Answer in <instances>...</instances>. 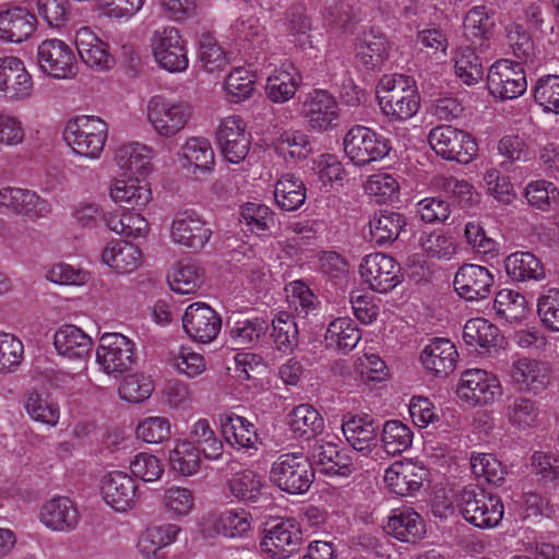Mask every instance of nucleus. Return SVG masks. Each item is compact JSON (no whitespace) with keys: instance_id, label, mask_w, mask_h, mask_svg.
Instances as JSON below:
<instances>
[{"instance_id":"11","label":"nucleus","mask_w":559,"mask_h":559,"mask_svg":"<svg viewBox=\"0 0 559 559\" xmlns=\"http://www.w3.org/2000/svg\"><path fill=\"white\" fill-rule=\"evenodd\" d=\"M431 148L448 160L467 164L477 152V144L472 136L451 126L433 128L428 135Z\"/></svg>"},{"instance_id":"63","label":"nucleus","mask_w":559,"mask_h":559,"mask_svg":"<svg viewBox=\"0 0 559 559\" xmlns=\"http://www.w3.org/2000/svg\"><path fill=\"white\" fill-rule=\"evenodd\" d=\"M497 314L509 322L518 321L525 316L526 299L523 295L511 289H501L493 300Z\"/></svg>"},{"instance_id":"4","label":"nucleus","mask_w":559,"mask_h":559,"mask_svg":"<svg viewBox=\"0 0 559 559\" xmlns=\"http://www.w3.org/2000/svg\"><path fill=\"white\" fill-rule=\"evenodd\" d=\"M271 481L290 495L307 492L314 480L312 464L302 453L281 454L272 464Z\"/></svg>"},{"instance_id":"15","label":"nucleus","mask_w":559,"mask_h":559,"mask_svg":"<svg viewBox=\"0 0 559 559\" xmlns=\"http://www.w3.org/2000/svg\"><path fill=\"white\" fill-rule=\"evenodd\" d=\"M300 114L310 131L326 132L337 127L340 107L330 93L314 90L302 102Z\"/></svg>"},{"instance_id":"13","label":"nucleus","mask_w":559,"mask_h":559,"mask_svg":"<svg viewBox=\"0 0 559 559\" xmlns=\"http://www.w3.org/2000/svg\"><path fill=\"white\" fill-rule=\"evenodd\" d=\"M359 275L370 289L388 293L401 281V267L394 258L377 252L366 255L359 265Z\"/></svg>"},{"instance_id":"33","label":"nucleus","mask_w":559,"mask_h":559,"mask_svg":"<svg viewBox=\"0 0 559 559\" xmlns=\"http://www.w3.org/2000/svg\"><path fill=\"white\" fill-rule=\"evenodd\" d=\"M37 26L36 16L24 8L0 12V39L20 44L29 38Z\"/></svg>"},{"instance_id":"28","label":"nucleus","mask_w":559,"mask_h":559,"mask_svg":"<svg viewBox=\"0 0 559 559\" xmlns=\"http://www.w3.org/2000/svg\"><path fill=\"white\" fill-rule=\"evenodd\" d=\"M153 150L139 142L121 144L117 147L114 160L126 176L146 177L152 171Z\"/></svg>"},{"instance_id":"54","label":"nucleus","mask_w":559,"mask_h":559,"mask_svg":"<svg viewBox=\"0 0 559 559\" xmlns=\"http://www.w3.org/2000/svg\"><path fill=\"white\" fill-rule=\"evenodd\" d=\"M168 283L173 292L194 294L203 283V272L194 263H181L168 274Z\"/></svg>"},{"instance_id":"59","label":"nucleus","mask_w":559,"mask_h":559,"mask_svg":"<svg viewBox=\"0 0 559 559\" xmlns=\"http://www.w3.org/2000/svg\"><path fill=\"white\" fill-rule=\"evenodd\" d=\"M254 88V75L242 67L235 68L225 80L224 90L233 103L250 98Z\"/></svg>"},{"instance_id":"37","label":"nucleus","mask_w":559,"mask_h":559,"mask_svg":"<svg viewBox=\"0 0 559 559\" xmlns=\"http://www.w3.org/2000/svg\"><path fill=\"white\" fill-rule=\"evenodd\" d=\"M142 251L139 247L123 240L107 243L102 253V260L119 273H131L142 264Z\"/></svg>"},{"instance_id":"3","label":"nucleus","mask_w":559,"mask_h":559,"mask_svg":"<svg viewBox=\"0 0 559 559\" xmlns=\"http://www.w3.org/2000/svg\"><path fill=\"white\" fill-rule=\"evenodd\" d=\"M108 135L107 123L96 116H80L70 120L63 138L73 153L88 158H99Z\"/></svg>"},{"instance_id":"42","label":"nucleus","mask_w":559,"mask_h":559,"mask_svg":"<svg viewBox=\"0 0 559 559\" xmlns=\"http://www.w3.org/2000/svg\"><path fill=\"white\" fill-rule=\"evenodd\" d=\"M264 483L261 475L252 469L237 472L227 483L230 496L242 503H257L262 496Z\"/></svg>"},{"instance_id":"24","label":"nucleus","mask_w":559,"mask_h":559,"mask_svg":"<svg viewBox=\"0 0 559 559\" xmlns=\"http://www.w3.org/2000/svg\"><path fill=\"white\" fill-rule=\"evenodd\" d=\"M0 206L29 218L46 217L51 212L50 203L36 192L12 187L0 190Z\"/></svg>"},{"instance_id":"49","label":"nucleus","mask_w":559,"mask_h":559,"mask_svg":"<svg viewBox=\"0 0 559 559\" xmlns=\"http://www.w3.org/2000/svg\"><path fill=\"white\" fill-rule=\"evenodd\" d=\"M107 227L126 237L141 238L148 233V223L143 215L132 211L110 213L104 217Z\"/></svg>"},{"instance_id":"30","label":"nucleus","mask_w":559,"mask_h":559,"mask_svg":"<svg viewBox=\"0 0 559 559\" xmlns=\"http://www.w3.org/2000/svg\"><path fill=\"white\" fill-rule=\"evenodd\" d=\"M342 432L348 444L358 452L370 453L377 444L378 426L368 415H344Z\"/></svg>"},{"instance_id":"17","label":"nucleus","mask_w":559,"mask_h":559,"mask_svg":"<svg viewBox=\"0 0 559 559\" xmlns=\"http://www.w3.org/2000/svg\"><path fill=\"white\" fill-rule=\"evenodd\" d=\"M301 540L299 524L294 519H286L265 532L260 548L273 559H286L298 549Z\"/></svg>"},{"instance_id":"16","label":"nucleus","mask_w":559,"mask_h":559,"mask_svg":"<svg viewBox=\"0 0 559 559\" xmlns=\"http://www.w3.org/2000/svg\"><path fill=\"white\" fill-rule=\"evenodd\" d=\"M217 143L224 158L231 164L241 163L249 153L251 136L238 116L224 118L216 131Z\"/></svg>"},{"instance_id":"32","label":"nucleus","mask_w":559,"mask_h":559,"mask_svg":"<svg viewBox=\"0 0 559 559\" xmlns=\"http://www.w3.org/2000/svg\"><path fill=\"white\" fill-rule=\"evenodd\" d=\"M457 357L456 347L450 340L437 337L424 347L420 361L429 372L447 376L454 370Z\"/></svg>"},{"instance_id":"55","label":"nucleus","mask_w":559,"mask_h":559,"mask_svg":"<svg viewBox=\"0 0 559 559\" xmlns=\"http://www.w3.org/2000/svg\"><path fill=\"white\" fill-rule=\"evenodd\" d=\"M534 102L544 112L559 115V75L538 78L532 90Z\"/></svg>"},{"instance_id":"35","label":"nucleus","mask_w":559,"mask_h":559,"mask_svg":"<svg viewBox=\"0 0 559 559\" xmlns=\"http://www.w3.org/2000/svg\"><path fill=\"white\" fill-rule=\"evenodd\" d=\"M110 198L116 203H126L133 209H143L152 200L150 185L140 177L117 178L109 189Z\"/></svg>"},{"instance_id":"53","label":"nucleus","mask_w":559,"mask_h":559,"mask_svg":"<svg viewBox=\"0 0 559 559\" xmlns=\"http://www.w3.org/2000/svg\"><path fill=\"white\" fill-rule=\"evenodd\" d=\"M272 338L277 350L289 354L298 345L299 331L297 323L288 312H278L272 321Z\"/></svg>"},{"instance_id":"8","label":"nucleus","mask_w":559,"mask_h":559,"mask_svg":"<svg viewBox=\"0 0 559 559\" xmlns=\"http://www.w3.org/2000/svg\"><path fill=\"white\" fill-rule=\"evenodd\" d=\"M37 63L46 75L55 80H73L79 63L72 48L61 39H46L37 47Z\"/></svg>"},{"instance_id":"64","label":"nucleus","mask_w":559,"mask_h":559,"mask_svg":"<svg viewBox=\"0 0 559 559\" xmlns=\"http://www.w3.org/2000/svg\"><path fill=\"white\" fill-rule=\"evenodd\" d=\"M275 150L285 158H305L311 151L308 135L300 130H285L275 142Z\"/></svg>"},{"instance_id":"52","label":"nucleus","mask_w":559,"mask_h":559,"mask_svg":"<svg viewBox=\"0 0 559 559\" xmlns=\"http://www.w3.org/2000/svg\"><path fill=\"white\" fill-rule=\"evenodd\" d=\"M252 516L245 509H230L222 512L214 522V530L229 538L242 537L251 530Z\"/></svg>"},{"instance_id":"60","label":"nucleus","mask_w":559,"mask_h":559,"mask_svg":"<svg viewBox=\"0 0 559 559\" xmlns=\"http://www.w3.org/2000/svg\"><path fill=\"white\" fill-rule=\"evenodd\" d=\"M455 74L466 85L478 83L484 74L479 57L469 47L460 48L454 57Z\"/></svg>"},{"instance_id":"26","label":"nucleus","mask_w":559,"mask_h":559,"mask_svg":"<svg viewBox=\"0 0 559 559\" xmlns=\"http://www.w3.org/2000/svg\"><path fill=\"white\" fill-rule=\"evenodd\" d=\"M40 522L55 532L74 531L80 523V512L68 497H55L45 502L39 513Z\"/></svg>"},{"instance_id":"36","label":"nucleus","mask_w":559,"mask_h":559,"mask_svg":"<svg viewBox=\"0 0 559 559\" xmlns=\"http://www.w3.org/2000/svg\"><path fill=\"white\" fill-rule=\"evenodd\" d=\"M181 528L176 524H163L146 528L139 537L138 550L146 559H162L160 551L176 542Z\"/></svg>"},{"instance_id":"7","label":"nucleus","mask_w":559,"mask_h":559,"mask_svg":"<svg viewBox=\"0 0 559 559\" xmlns=\"http://www.w3.org/2000/svg\"><path fill=\"white\" fill-rule=\"evenodd\" d=\"M508 376L516 391L538 395L551 383L552 367L543 359L519 356L513 358Z\"/></svg>"},{"instance_id":"41","label":"nucleus","mask_w":559,"mask_h":559,"mask_svg":"<svg viewBox=\"0 0 559 559\" xmlns=\"http://www.w3.org/2000/svg\"><path fill=\"white\" fill-rule=\"evenodd\" d=\"M306 186L294 174H283L275 182L274 200L283 211H296L306 201Z\"/></svg>"},{"instance_id":"18","label":"nucleus","mask_w":559,"mask_h":559,"mask_svg":"<svg viewBox=\"0 0 559 559\" xmlns=\"http://www.w3.org/2000/svg\"><path fill=\"white\" fill-rule=\"evenodd\" d=\"M182 326L191 340L207 344L218 335L222 320L210 306L195 302L186 309L182 316Z\"/></svg>"},{"instance_id":"34","label":"nucleus","mask_w":559,"mask_h":559,"mask_svg":"<svg viewBox=\"0 0 559 559\" xmlns=\"http://www.w3.org/2000/svg\"><path fill=\"white\" fill-rule=\"evenodd\" d=\"M389 51V40L379 31H366L356 40L355 57L367 69L373 70L381 67L388 59Z\"/></svg>"},{"instance_id":"27","label":"nucleus","mask_w":559,"mask_h":559,"mask_svg":"<svg viewBox=\"0 0 559 559\" xmlns=\"http://www.w3.org/2000/svg\"><path fill=\"white\" fill-rule=\"evenodd\" d=\"M389 535L402 543H417L426 534L423 518L409 507L396 508L391 511L385 525Z\"/></svg>"},{"instance_id":"25","label":"nucleus","mask_w":559,"mask_h":559,"mask_svg":"<svg viewBox=\"0 0 559 559\" xmlns=\"http://www.w3.org/2000/svg\"><path fill=\"white\" fill-rule=\"evenodd\" d=\"M93 346L92 337L74 324H63L53 334L57 354L69 360L86 362Z\"/></svg>"},{"instance_id":"39","label":"nucleus","mask_w":559,"mask_h":559,"mask_svg":"<svg viewBox=\"0 0 559 559\" xmlns=\"http://www.w3.org/2000/svg\"><path fill=\"white\" fill-rule=\"evenodd\" d=\"M407 219L399 212L382 210L369 221L371 239L379 246L394 242L405 229Z\"/></svg>"},{"instance_id":"58","label":"nucleus","mask_w":559,"mask_h":559,"mask_svg":"<svg viewBox=\"0 0 559 559\" xmlns=\"http://www.w3.org/2000/svg\"><path fill=\"white\" fill-rule=\"evenodd\" d=\"M524 197L531 206L549 211L559 202V189L550 181L538 179L527 183Z\"/></svg>"},{"instance_id":"38","label":"nucleus","mask_w":559,"mask_h":559,"mask_svg":"<svg viewBox=\"0 0 559 559\" xmlns=\"http://www.w3.org/2000/svg\"><path fill=\"white\" fill-rule=\"evenodd\" d=\"M221 428L225 440L234 448L252 449L259 440L254 425L234 413L221 416Z\"/></svg>"},{"instance_id":"31","label":"nucleus","mask_w":559,"mask_h":559,"mask_svg":"<svg viewBox=\"0 0 559 559\" xmlns=\"http://www.w3.org/2000/svg\"><path fill=\"white\" fill-rule=\"evenodd\" d=\"M427 475L424 467L412 462H394L384 472V481L399 496H411L418 491Z\"/></svg>"},{"instance_id":"20","label":"nucleus","mask_w":559,"mask_h":559,"mask_svg":"<svg viewBox=\"0 0 559 559\" xmlns=\"http://www.w3.org/2000/svg\"><path fill=\"white\" fill-rule=\"evenodd\" d=\"M100 492L104 501L117 512L132 509L138 501L135 481L128 474L119 471L104 476Z\"/></svg>"},{"instance_id":"23","label":"nucleus","mask_w":559,"mask_h":559,"mask_svg":"<svg viewBox=\"0 0 559 559\" xmlns=\"http://www.w3.org/2000/svg\"><path fill=\"white\" fill-rule=\"evenodd\" d=\"M32 91L33 80L24 62L14 56L0 58V92L10 98L24 99Z\"/></svg>"},{"instance_id":"6","label":"nucleus","mask_w":559,"mask_h":559,"mask_svg":"<svg viewBox=\"0 0 559 559\" xmlns=\"http://www.w3.org/2000/svg\"><path fill=\"white\" fill-rule=\"evenodd\" d=\"M343 145L346 156L359 166L382 159L391 150L388 139L364 126L350 128Z\"/></svg>"},{"instance_id":"9","label":"nucleus","mask_w":559,"mask_h":559,"mask_svg":"<svg viewBox=\"0 0 559 559\" xmlns=\"http://www.w3.org/2000/svg\"><path fill=\"white\" fill-rule=\"evenodd\" d=\"M134 343L121 333H104L96 349V361L100 369L119 376L131 369L135 362Z\"/></svg>"},{"instance_id":"29","label":"nucleus","mask_w":559,"mask_h":559,"mask_svg":"<svg viewBox=\"0 0 559 559\" xmlns=\"http://www.w3.org/2000/svg\"><path fill=\"white\" fill-rule=\"evenodd\" d=\"M311 456L320 472L328 476L346 477L355 469L352 457L331 441L317 440Z\"/></svg>"},{"instance_id":"2","label":"nucleus","mask_w":559,"mask_h":559,"mask_svg":"<svg viewBox=\"0 0 559 559\" xmlns=\"http://www.w3.org/2000/svg\"><path fill=\"white\" fill-rule=\"evenodd\" d=\"M145 115L153 131L162 138L169 139L186 128L192 112L188 103L156 94L147 99Z\"/></svg>"},{"instance_id":"21","label":"nucleus","mask_w":559,"mask_h":559,"mask_svg":"<svg viewBox=\"0 0 559 559\" xmlns=\"http://www.w3.org/2000/svg\"><path fill=\"white\" fill-rule=\"evenodd\" d=\"M74 41L82 61L93 70L105 71L114 67L115 59L108 44L100 39L88 26L75 31Z\"/></svg>"},{"instance_id":"10","label":"nucleus","mask_w":559,"mask_h":559,"mask_svg":"<svg viewBox=\"0 0 559 559\" xmlns=\"http://www.w3.org/2000/svg\"><path fill=\"white\" fill-rule=\"evenodd\" d=\"M151 48L155 61L169 72L186 71L189 66L186 41L174 26L158 27L153 32Z\"/></svg>"},{"instance_id":"19","label":"nucleus","mask_w":559,"mask_h":559,"mask_svg":"<svg viewBox=\"0 0 559 559\" xmlns=\"http://www.w3.org/2000/svg\"><path fill=\"white\" fill-rule=\"evenodd\" d=\"M170 234L176 243L201 249L210 240L212 229L199 213L185 210L176 213Z\"/></svg>"},{"instance_id":"50","label":"nucleus","mask_w":559,"mask_h":559,"mask_svg":"<svg viewBox=\"0 0 559 559\" xmlns=\"http://www.w3.org/2000/svg\"><path fill=\"white\" fill-rule=\"evenodd\" d=\"M463 340L468 346L488 349L497 346L499 330L484 318H473L464 325Z\"/></svg>"},{"instance_id":"44","label":"nucleus","mask_w":559,"mask_h":559,"mask_svg":"<svg viewBox=\"0 0 559 559\" xmlns=\"http://www.w3.org/2000/svg\"><path fill=\"white\" fill-rule=\"evenodd\" d=\"M539 414L538 403L522 395L514 397L506 407L508 423L520 431L537 427Z\"/></svg>"},{"instance_id":"5","label":"nucleus","mask_w":559,"mask_h":559,"mask_svg":"<svg viewBox=\"0 0 559 559\" xmlns=\"http://www.w3.org/2000/svg\"><path fill=\"white\" fill-rule=\"evenodd\" d=\"M459 508L464 519L479 528L495 527L500 523L504 512L498 496L477 486H468L461 491Z\"/></svg>"},{"instance_id":"12","label":"nucleus","mask_w":559,"mask_h":559,"mask_svg":"<svg viewBox=\"0 0 559 559\" xmlns=\"http://www.w3.org/2000/svg\"><path fill=\"white\" fill-rule=\"evenodd\" d=\"M487 85L496 98L507 100L520 97L527 88L523 66L510 59L497 60L489 68Z\"/></svg>"},{"instance_id":"40","label":"nucleus","mask_w":559,"mask_h":559,"mask_svg":"<svg viewBox=\"0 0 559 559\" xmlns=\"http://www.w3.org/2000/svg\"><path fill=\"white\" fill-rule=\"evenodd\" d=\"M508 276L514 282L540 281L545 278L542 262L528 251H518L504 259Z\"/></svg>"},{"instance_id":"56","label":"nucleus","mask_w":559,"mask_h":559,"mask_svg":"<svg viewBox=\"0 0 559 559\" xmlns=\"http://www.w3.org/2000/svg\"><path fill=\"white\" fill-rule=\"evenodd\" d=\"M381 441L388 454L397 455L412 445L413 432L400 420H388L382 429Z\"/></svg>"},{"instance_id":"43","label":"nucleus","mask_w":559,"mask_h":559,"mask_svg":"<svg viewBox=\"0 0 559 559\" xmlns=\"http://www.w3.org/2000/svg\"><path fill=\"white\" fill-rule=\"evenodd\" d=\"M324 337L328 347L348 353L357 346L361 333L350 319L337 318L329 324Z\"/></svg>"},{"instance_id":"48","label":"nucleus","mask_w":559,"mask_h":559,"mask_svg":"<svg viewBox=\"0 0 559 559\" xmlns=\"http://www.w3.org/2000/svg\"><path fill=\"white\" fill-rule=\"evenodd\" d=\"M186 163L201 173H210L215 165V154L211 142L205 138H189L181 147Z\"/></svg>"},{"instance_id":"57","label":"nucleus","mask_w":559,"mask_h":559,"mask_svg":"<svg viewBox=\"0 0 559 559\" xmlns=\"http://www.w3.org/2000/svg\"><path fill=\"white\" fill-rule=\"evenodd\" d=\"M471 468L476 477H484L492 485H501L507 475L506 466L491 453H476L471 455Z\"/></svg>"},{"instance_id":"1","label":"nucleus","mask_w":559,"mask_h":559,"mask_svg":"<svg viewBox=\"0 0 559 559\" xmlns=\"http://www.w3.org/2000/svg\"><path fill=\"white\" fill-rule=\"evenodd\" d=\"M377 97L381 111L392 121L411 119L420 106L415 80L403 74L383 75L378 85Z\"/></svg>"},{"instance_id":"46","label":"nucleus","mask_w":559,"mask_h":559,"mask_svg":"<svg viewBox=\"0 0 559 559\" xmlns=\"http://www.w3.org/2000/svg\"><path fill=\"white\" fill-rule=\"evenodd\" d=\"M288 425L296 437L306 439L317 436L324 427L322 416L309 404L296 406L289 414Z\"/></svg>"},{"instance_id":"47","label":"nucleus","mask_w":559,"mask_h":559,"mask_svg":"<svg viewBox=\"0 0 559 559\" xmlns=\"http://www.w3.org/2000/svg\"><path fill=\"white\" fill-rule=\"evenodd\" d=\"M24 408L28 416L37 423L55 427L60 419L59 404L48 395L31 391L25 395Z\"/></svg>"},{"instance_id":"22","label":"nucleus","mask_w":559,"mask_h":559,"mask_svg":"<svg viewBox=\"0 0 559 559\" xmlns=\"http://www.w3.org/2000/svg\"><path fill=\"white\" fill-rule=\"evenodd\" d=\"M493 284V275L477 264H465L454 276V288L462 298L474 301L489 296Z\"/></svg>"},{"instance_id":"61","label":"nucleus","mask_w":559,"mask_h":559,"mask_svg":"<svg viewBox=\"0 0 559 559\" xmlns=\"http://www.w3.org/2000/svg\"><path fill=\"white\" fill-rule=\"evenodd\" d=\"M420 247L428 258L438 260H451L457 250L453 236L440 230L423 235Z\"/></svg>"},{"instance_id":"45","label":"nucleus","mask_w":559,"mask_h":559,"mask_svg":"<svg viewBox=\"0 0 559 559\" xmlns=\"http://www.w3.org/2000/svg\"><path fill=\"white\" fill-rule=\"evenodd\" d=\"M298 87L297 73L293 64H283L267 78L266 95L273 103H285L294 97Z\"/></svg>"},{"instance_id":"51","label":"nucleus","mask_w":559,"mask_h":559,"mask_svg":"<svg viewBox=\"0 0 559 559\" xmlns=\"http://www.w3.org/2000/svg\"><path fill=\"white\" fill-rule=\"evenodd\" d=\"M191 443L197 444L205 459L218 460L223 454V443L217 438L207 419H198L190 429Z\"/></svg>"},{"instance_id":"14","label":"nucleus","mask_w":559,"mask_h":559,"mask_svg":"<svg viewBox=\"0 0 559 559\" xmlns=\"http://www.w3.org/2000/svg\"><path fill=\"white\" fill-rule=\"evenodd\" d=\"M502 394L498 377L484 369H468L461 376L457 395L473 405L492 404Z\"/></svg>"},{"instance_id":"62","label":"nucleus","mask_w":559,"mask_h":559,"mask_svg":"<svg viewBox=\"0 0 559 559\" xmlns=\"http://www.w3.org/2000/svg\"><path fill=\"white\" fill-rule=\"evenodd\" d=\"M169 464L180 475H193L200 466V452L190 441L179 442L169 453Z\"/></svg>"}]
</instances>
